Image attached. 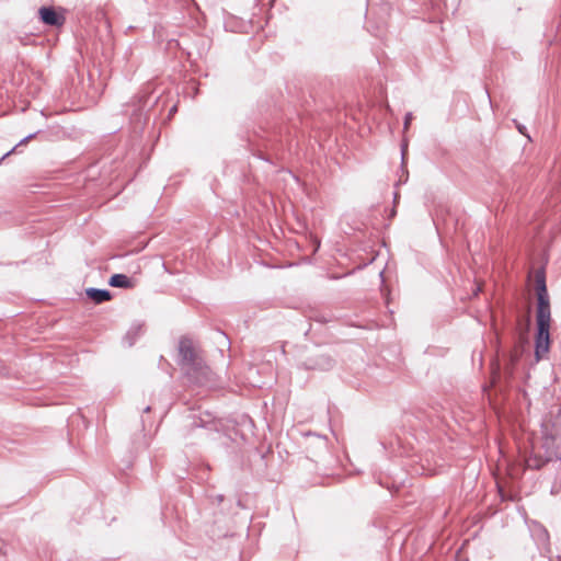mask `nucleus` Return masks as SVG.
I'll list each match as a JSON object with an SVG mask.
<instances>
[{"instance_id":"obj_11","label":"nucleus","mask_w":561,"mask_h":561,"mask_svg":"<svg viewBox=\"0 0 561 561\" xmlns=\"http://www.w3.org/2000/svg\"><path fill=\"white\" fill-rule=\"evenodd\" d=\"M371 33H373L375 36H377V37H380V36H381V34H380L377 30H376V31L371 30Z\"/></svg>"},{"instance_id":"obj_16","label":"nucleus","mask_w":561,"mask_h":561,"mask_svg":"<svg viewBox=\"0 0 561 561\" xmlns=\"http://www.w3.org/2000/svg\"><path fill=\"white\" fill-rule=\"evenodd\" d=\"M193 425H195V426H203L202 424H198L196 421L193 422Z\"/></svg>"},{"instance_id":"obj_10","label":"nucleus","mask_w":561,"mask_h":561,"mask_svg":"<svg viewBox=\"0 0 561 561\" xmlns=\"http://www.w3.org/2000/svg\"><path fill=\"white\" fill-rule=\"evenodd\" d=\"M36 136V133L34 134H30L28 136H26L25 138L27 139V141H30L31 139H33L34 137Z\"/></svg>"},{"instance_id":"obj_6","label":"nucleus","mask_w":561,"mask_h":561,"mask_svg":"<svg viewBox=\"0 0 561 561\" xmlns=\"http://www.w3.org/2000/svg\"><path fill=\"white\" fill-rule=\"evenodd\" d=\"M108 284L116 288H131L134 286L131 279L125 274H113Z\"/></svg>"},{"instance_id":"obj_1","label":"nucleus","mask_w":561,"mask_h":561,"mask_svg":"<svg viewBox=\"0 0 561 561\" xmlns=\"http://www.w3.org/2000/svg\"><path fill=\"white\" fill-rule=\"evenodd\" d=\"M536 282V297H537V308H536V323H537V334H536V345H535V357L536 360L539 362L547 357L550 351V327L552 323L551 317V308H550V299L548 295V289L546 286V277L542 272H538L535 276Z\"/></svg>"},{"instance_id":"obj_5","label":"nucleus","mask_w":561,"mask_h":561,"mask_svg":"<svg viewBox=\"0 0 561 561\" xmlns=\"http://www.w3.org/2000/svg\"><path fill=\"white\" fill-rule=\"evenodd\" d=\"M87 297L95 304H103L112 299V294L107 289L88 288L85 290Z\"/></svg>"},{"instance_id":"obj_17","label":"nucleus","mask_w":561,"mask_h":561,"mask_svg":"<svg viewBox=\"0 0 561 561\" xmlns=\"http://www.w3.org/2000/svg\"><path fill=\"white\" fill-rule=\"evenodd\" d=\"M409 123H410V117H408L405 121V127H408Z\"/></svg>"},{"instance_id":"obj_15","label":"nucleus","mask_w":561,"mask_h":561,"mask_svg":"<svg viewBox=\"0 0 561 561\" xmlns=\"http://www.w3.org/2000/svg\"><path fill=\"white\" fill-rule=\"evenodd\" d=\"M150 409H151L150 407H146V408L144 409V412H149V411H150Z\"/></svg>"},{"instance_id":"obj_4","label":"nucleus","mask_w":561,"mask_h":561,"mask_svg":"<svg viewBox=\"0 0 561 561\" xmlns=\"http://www.w3.org/2000/svg\"><path fill=\"white\" fill-rule=\"evenodd\" d=\"M41 21L49 26H62L66 19L62 14L58 13L53 7H42L38 10Z\"/></svg>"},{"instance_id":"obj_14","label":"nucleus","mask_w":561,"mask_h":561,"mask_svg":"<svg viewBox=\"0 0 561 561\" xmlns=\"http://www.w3.org/2000/svg\"><path fill=\"white\" fill-rule=\"evenodd\" d=\"M217 499L219 502H221L224 500V495H218Z\"/></svg>"},{"instance_id":"obj_3","label":"nucleus","mask_w":561,"mask_h":561,"mask_svg":"<svg viewBox=\"0 0 561 561\" xmlns=\"http://www.w3.org/2000/svg\"><path fill=\"white\" fill-rule=\"evenodd\" d=\"M335 365V360L327 353L317 352L299 364L306 370L328 371Z\"/></svg>"},{"instance_id":"obj_12","label":"nucleus","mask_w":561,"mask_h":561,"mask_svg":"<svg viewBox=\"0 0 561 561\" xmlns=\"http://www.w3.org/2000/svg\"><path fill=\"white\" fill-rule=\"evenodd\" d=\"M376 480H377L378 484H380L381 486H383V483H382V481H381V478H380V477L376 478Z\"/></svg>"},{"instance_id":"obj_2","label":"nucleus","mask_w":561,"mask_h":561,"mask_svg":"<svg viewBox=\"0 0 561 561\" xmlns=\"http://www.w3.org/2000/svg\"><path fill=\"white\" fill-rule=\"evenodd\" d=\"M178 364L188 378L198 385L210 380L211 371L205 364L192 339L182 336L178 346Z\"/></svg>"},{"instance_id":"obj_18","label":"nucleus","mask_w":561,"mask_h":561,"mask_svg":"<svg viewBox=\"0 0 561 561\" xmlns=\"http://www.w3.org/2000/svg\"><path fill=\"white\" fill-rule=\"evenodd\" d=\"M398 201V194L394 195V203Z\"/></svg>"},{"instance_id":"obj_9","label":"nucleus","mask_w":561,"mask_h":561,"mask_svg":"<svg viewBox=\"0 0 561 561\" xmlns=\"http://www.w3.org/2000/svg\"><path fill=\"white\" fill-rule=\"evenodd\" d=\"M379 277L381 282V287H383L386 285V266L380 271Z\"/></svg>"},{"instance_id":"obj_7","label":"nucleus","mask_w":561,"mask_h":561,"mask_svg":"<svg viewBox=\"0 0 561 561\" xmlns=\"http://www.w3.org/2000/svg\"><path fill=\"white\" fill-rule=\"evenodd\" d=\"M140 330H141V325H137L136 328H131L127 332L125 340L128 341L129 346H131L135 343L136 336L139 334Z\"/></svg>"},{"instance_id":"obj_13","label":"nucleus","mask_w":561,"mask_h":561,"mask_svg":"<svg viewBox=\"0 0 561 561\" xmlns=\"http://www.w3.org/2000/svg\"><path fill=\"white\" fill-rule=\"evenodd\" d=\"M380 242H381V245L386 247V239L385 238H381Z\"/></svg>"},{"instance_id":"obj_8","label":"nucleus","mask_w":561,"mask_h":561,"mask_svg":"<svg viewBox=\"0 0 561 561\" xmlns=\"http://www.w3.org/2000/svg\"><path fill=\"white\" fill-rule=\"evenodd\" d=\"M28 141L27 139L24 137L23 139L20 140V142L13 147L10 151H8L7 153H4L2 156V158L0 159V161L4 160L8 156H10L11 153H13L15 151V149L19 147V146H23V145H26Z\"/></svg>"}]
</instances>
